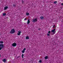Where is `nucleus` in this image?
I'll use <instances>...</instances> for the list:
<instances>
[{"label": "nucleus", "instance_id": "obj_1", "mask_svg": "<svg viewBox=\"0 0 63 63\" xmlns=\"http://www.w3.org/2000/svg\"><path fill=\"white\" fill-rule=\"evenodd\" d=\"M14 33H15V30L14 29L11 30L10 32V34H14Z\"/></svg>", "mask_w": 63, "mask_h": 63}, {"label": "nucleus", "instance_id": "obj_2", "mask_svg": "<svg viewBox=\"0 0 63 63\" xmlns=\"http://www.w3.org/2000/svg\"><path fill=\"white\" fill-rule=\"evenodd\" d=\"M4 47V45L2 44H0V50Z\"/></svg>", "mask_w": 63, "mask_h": 63}, {"label": "nucleus", "instance_id": "obj_3", "mask_svg": "<svg viewBox=\"0 0 63 63\" xmlns=\"http://www.w3.org/2000/svg\"><path fill=\"white\" fill-rule=\"evenodd\" d=\"M56 29H55L51 31V32H53V34H54L55 33V32H56L55 31V30Z\"/></svg>", "mask_w": 63, "mask_h": 63}, {"label": "nucleus", "instance_id": "obj_4", "mask_svg": "<svg viewBox=\"0 0 63 63\" xmlns=\"http://www.w3.org/2000/svg\"><path fill=\"white\" fill-rule=\"evenodd\" d=\"M12 46L14 47H16V44L15 42L14 43L12 44Z\"/></svg>", "mask_w": 63, "mask_h": 63}, {"label": "nucleus", "instance_id": "obj_5", "mask_svg": "<svg viewBox=\"0 0 63 63\" xmlns=\"http://www.w3.org/2000/svg\"><path fill=\"white\" fill-rule=\"evenodd\" d=\"M18 33H17V35L20 36V33H21V31H18Z\"/></svg>", "mask_w": 63, "mask_h": 63}, {"label": "nucleus", "instance_id": "obj_6", "mask_svg": "<svg viewBox=\"0 0 63 63\" xmlns=\"http://www.w3.org/2000/svg\"><path fill=\"white\" fill-rule=\"evenodd\" d=\"M38 20H37V18L35 19H34L32 21L33 22H36V21H37Z\"/></svg>", "mask_w": 63, "mask_h": 63}, {"label": "nucleus", "instance_id": "obj_7", "mask_svg": "<svg viewBox=\"0 0 63 63\" xmlns=\"http://www.w3.org/2000/svg\"><path fill=\"white\" fill-rule=\"evenodd\" d=\"M7 8H8V6H6L5 7L4 9V10H6Z\"/></svg>", "mask_w": 63, "mask_h": 63}, {"label": "nucleus", "instance_id": "obj_8", "mask_svg": "<svg viewBox=\"0 0 63 63\" xmlns=\"http://www.w3.org/2000/svg\"><path fill=\"white\" fill-rule=\"evenodd\" d=\"M48 56H47L45 57V59H48Z\"/></svg>", "mask_w": 63, "mask_h": 63}, {"label": "nucleus", "instance_id": "obj_9", "mask_svg": "<svg viewBox=\"0 0 63 63\" xmlns=\"http://www.w3.org/2000/svg\"><path fill=\"white\" fill-rule=\"evenodd\" d=\"M30 20H28L27 22V23L28 24H29V23H30Z\"/></svg>", "mask_w": 63, "mask_h": 63}, {"label": "nucleus", "instance_id": "obj_10", "mask_svg": "<svg viewBox=\"0 0 63 63\" xmlns=\"http://www.w3.org/2000/svg\"><path fill=\"white\" fill-rule=\"evenodd\" d=\"M3 62H6V60L5 59H3Z\"/></svg>", "mask_w": 63, "mask_h": 63}, {"label": "nucleus", "instance_id": "obj_11", "mask_svg": "<svg viewBox=\"0 0 63 63\" xmlns=\"http://www.w3.org/2000/svg\"><path fill=\"white\" fill-rule=\"evenodd\" d=\"M44 18V17L42 16H41L40 17V18L41 19H43V18Z\"/></svg>", "mask_w": 63, "mask_h": 63}, {"label": "nucleus", "instance_id": "obj_12", "mask_svg": "<svg viewBox=\"0 0 63 63\" xmlns=\"http://www.w3.org/2000/svg\"><path fill=\"white\" fill-rule=\"evenodd\" d=\"M6 13H4L3 14V16H6Z\"/></svg>", "mask_w": 63, "mask_h": 63}, {"label": "nucleus", "instance_id": "obj_13", "mask_svg": "<svg viewBox=\"0 0 63 63\" xmlns=\"http://www.w3.org/2000/svg\"><path fill=\"white\" fill-rule=\"evenodd\" d=\"M29 39V37H28V36H27L26 37V39Z\"/></svg>", "mask_w": 63, "mask_h": 63}, {"label": "nucleus", "instance_id": "obj_14", "mask_svg": "<svg viewBox=\"0 0 63 63\" xmlns=\"http://www.w3.org/2000/svg\"><path fill=\"white\" fill-rule=\"evenodd\" d=\"M27 16H29V13H26Z\"/></svg>", "mask_w": 63, "mask_h": 63}, {"label": "nucleus", "instance_id": "obj_15", "mask_svg": "<svg viewBox=\"0 0 63 63\" xmlns=\"http://www.w3.org/2000/svg\"><path fill=\"white\" fill-rule=\"evenodd\" d=\"M23 56H24V55H23V54H22V58H23Z\"/></svg>", "mask_w": 63, "mask_h": 63}, {"label": "nucleus", "instance_id": "obj_16", "mask_svg": "<svg viewBox=\"0 0 63 63\" xmlns=\"http://www.w3.org/2000/svg\"><path fill=\"white\" fill-rule=\"evenodd\" d=\"M57 1H55L54 2V4H56V3H57Z\"/></svg>", "mask_w": 63, "mask_h": 63}, {"label": "nucleus", "instance_id": "obj_17", "mask_svg": "<svg viewBox=\"0 0 63 63\" xmlns=\"http://www.w3.org/2000/svg\"><path fill=\"white\" fill-rule=\"evenodd\" d=\"M0 43L1 44H3V42L2 41H0Z\"/></svg>", "mask_w": 63, "mask_h": 63}, {"label": "nucleus", "instance_id": "obj_18", "mask_svg": "<svg viewBox=\"0 0 63 63\" xmlns=\"http://www.w3.org/2000/svg\"><path fill=\"white\" fill-rule=\"evenodd\" d=\"M24 52H25V51H24V50H23L22 51V53H24Z\"/></svg>", "mask_w": 63, "mask_h": 63}, {"label": "nucleus", "instance_id": "obj_19", "mask_svg": "<svg viewBox=\"0 0 63 63\" xmlns=\"http://www.w3.org/2000/svg\"><path fill=\"white\" fill-rule=\"evenodd\" d=\"M47 36H50V34H49L47 33Z\"/></svg>", "mask_w": 63, "mask_h": 63}, {"label": "nucleus", "instance_id": "obj_20", "mask_svg": "<svg viewBox=\"0 0 63 63\" xmlns=\"http://www.w3.org/2000/svg\"><path fill=\"white\" fill-rule=\"evenodd\" d=\"M39 62H40V63H42V61L40 60L39 61Z\"/></svg>", "mask_w": 63, "mask_h": 63}, {"label": "nucleus", "instance_id": "obj_21", "mask_svg": "<svg viewBox=\"0 0 63 63\" xmlns=\"http://www.w3.org/2000/svg\"><path fill=\"white\" fill-rule=\"evenodd\" d=\"M13 6L14 7H16V6L15 5V4H13Z\"/></svg>", "mask_w": 63, "mask_h": 63}, {"label": "nucleus", "instance_id": "obj_22", "mask_svg": "<svg viewBox=\"0 0 63 63\" xmlns=\"http://www.w3.org/2000/svg\"><path fill=\"white\" fill-rule=\"evenodd\" d=\"M25 50H26V48H24L23 49V50H24V51H25Z\"/></svg>", "mask_w": 63, "mask_h": 63}, {"label": "nucleus", "instance_id": "obj_23", "mask_svg": "<svg viewBox=\"0 0 63 63\" xmlns=\"http://www.w3.org/2000/svg\"><path fill=\"white\" fill-rule=\"evenodd\" d=\"M55 27V25H54L53 26V28H54Z\"/></svg>", "mask_w": 63, "mask_h": 63}, {"label": "nucleus", "instance_id": "obj_24", "mask_svg": "<svg viewBox=\"0 0 63 63\" xmlns=\"http://www.w3.org/2000/svg\"><path fill=\"white\" fill-rule=\"evenodd\" d=\"M22 0V3L23 4V3H24V1H23V0Z\"/></svg>", "mask_w": 63, "mask_h": 63}, {"label": "nucleus", "instance_id": "obj_25", "mask_svg": "<svg viewBox=\"0 0 63 63\" xmlns=\"http://www.w3.org/2000/svg\"><path fill=\"white\" fill-rule=\"evenodd\" d=\"M48 33L50 34V31H49L48 32Z\"/></svg>", "mask_w": 63, "mask_h": 63}, {"label": "nucleus", "instance_id": "obj_26", "mask_svg": "<svg viewBox=\"0 0 63 63\" xmlns=\"http://www.w3.org/2000/svg\"><path fill=\"white\" fill-rule=\"evenodd\" d=\"M20 57V56H19L17 57V58H19V57Z\"/></svg>", "mask_w": 63, "mask_h": 63}, {"label": "nucleus", "instance_id": "obj_27", "mask_svg": "<svg viewBox=\"0 0 63 63\" xmlns=\"http://www.w3.org/2000/svg\"><path fill=\"white\" fill-rule=\"evenodd\" d=\"M61 5H62V6H63V3H62Z\"/></svg>", "mask_w": 63, "mask_h": 63}, {"label": "nucleus", "instance_id": "obj_28", "mask_svg": "<svg viewBox=\"0 0 63 63\" xmlns=\"http://www.w3.org/2000/svg\"><path fill=\"white\" fill-rule=\"evenodd\" d=\"M26 19H27L26 18H25V19H24V20H26Z\"/></svg>", "mask_w": 63, "mask_h": 63}, {"label": "nucleus", "instance_id": "obj_29", "mask_svg": "<svg viewBox=\"0 0 63 63\" xmlns=\"http://www.w3.org/2000/svg\"><path fill=\"white\" fill-rule=\"evenodd\" d=\"M41 30V29H38V30Z\"/></svg>", "mask_w": 63, "mask_h": 63}, {"label": "nucleus", "instance_id": "obj_30", "mask_svg": "<svg viewBox=\"0 0 63 63\" xmlns=\"http://www.w3.org/2000/svg\"><path fill=\"white\" fill-rule=\"evenodd\" d=\"M0 57H1V55L0 54Z\"/></svg>", "mask_w": 63, "mask_h": 63}, {"label": "nucleus", "instance_id": "obj_31", "mask_svg": "<svg viewBox=\"0 0 63 63\" xmlns=\"http://www.w3.org/2000/svg\"><path fill=\"white\" fill-rule=\"evenodd\" d=\"M1 35V34H0V35Z\"/></svg>", "mask_w": 63, "mask_h": 63}]
</instances>
